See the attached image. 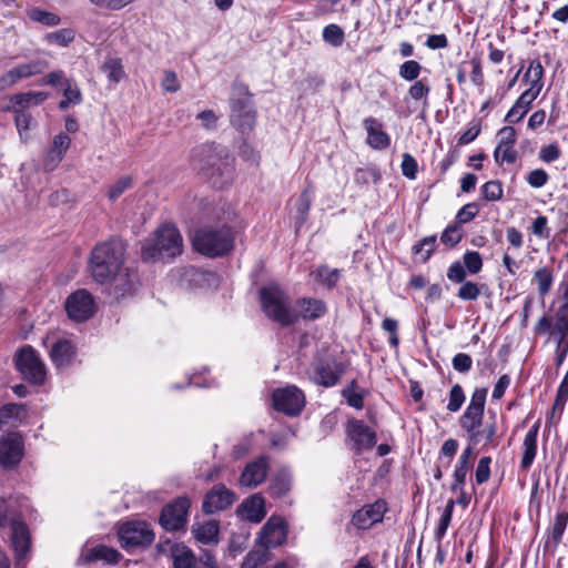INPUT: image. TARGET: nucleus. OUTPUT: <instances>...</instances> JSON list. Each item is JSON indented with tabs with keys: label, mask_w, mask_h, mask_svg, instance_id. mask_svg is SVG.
<instances>
[{
	"label": "nucleus",
	"mask_w": 568,
	"mask_h": 568,
	"mask_svg": "<svg viewBox=\"0 0 568 568\" xmlns=\"http://www.w3.org/2000/svg\"><path fill=\"white\" fill-rule=\"evenodd\" d=\"M366 130V143L374 150H385L390 145V136L383 130V124L375 118L368 116L363 120Z\"/></svg>",
	"instance_id": "aec40b11"
},
{
	"label": "nucleus",
	"mask_w": 568,
	"mask_h": 568,
	"mask_svg": "<svg viewBox=\"0 0 568 568\" xmlns=\"http://www.w3.org/2000/svg\"><path fill=\"white\" fill-rule=\"evenodd\" d=\"M422 72V65L416 60H407L399 65L398 74L406 81H415Z\"/></svg>",
	"instance_id": "37998d69"
},
{
	"label": "nucleus",
	"mask_w": 568,
	"mask_h": 568,
	"mask_svg": "<svg viewBox=\"0 0 568 568\" xmlns=\"http://www.w3.org/2000/svg\"><path fill=\"white\" fill-rule=\"evenodd\" d=\"M119 539L123 547L143 546L153 541L154 534L146 523L130 521L120 527Z\"/></svg>",
	"instance_id": "f8f14e48"
},
{
	"label": "nucleus",
	"mask_w": 568,
	"mask_h": 568,
	"mask_svg": "<svg viewBox=\"0 0 568 568\" xmlns=\"http://www.w3.org/2000/svg\"><path fill=\"white\" fill-rule=\"evenodd\" d=\"M539 430V423H535L525 435L523 442V457L520 460V467L524 470L530 468L537 453V436Z\"/></svg>",
	"instance_id": "bb28decb"
},
{
	"label": "nucleus",
	"mask_w": 568,
	"mask_h": 568,
	"mask_svg": "<svg viewBox=\"0 0 568 568\" xmlns=\"http://www.w3.org/2000/svg\"><path fill=\"white\" fill-rule=\"evenodd\" d=\"M532 281L537 285L539 295L544 297L551 290L554 283V273L548 266L539 267L535 271Z\"/></svg>",
	"instance_id": "f704fd0d"
},
{
	"label": "nucleus",
	"mask_w": 568,
	"mask_h": 568,
	"mask_svg": "<svg viewBox=\"0 0 568 568\" xmlns=\"http://www.w3.org/2000/svg\"><path fill=\"white\" fill-rule=\"evenodd\" d=\"M272 398L274 408L290 416L300 414L305 405L303 392L292 385L275 389Z\"/></svg>",
	"instance_id": "1a4fd4ad"
},
{
	"label": "nucleus",
	"mask_w": 568,
	"mask_h": 568,
	"mask_svg": "<svg viewBox=\"0 0 568 568\" xmlns=\"http://www.w3.org/2000/svg\"><path fill=\"white\" fill-rule=\"evenodd\" d=\"M234 501V494L223 485L214 486L205 496L203 510L213 514L231 506Z\"/></svg>",
	"instance_id": "6ab92c4d"
},
{
	"label": "nucleus",
	"mask_w": 568,
	"mask_h": 568,
	"mask_svg": "<svg viewBox=\"0 0 568 568\" xmlns=\"http://www.w3.org/2000/svg\"><path fill=\"white\" fill-rule=\"evenodd\" d=\"M292 476L287 470L278 471L270 485V491L275 497L286 495L291 490Z\"/></svg>",
	"instance_id": "c9c22d12"
},
{
	"label": "nucleus",
	"mask_w": 568,
	"mask_h": 568,
	"mask_svg": "<svg viewBox=\"0 0 568 568\" xmlns=\"http://www.w3.org/2000/svg\"><path fill=\"white\" fill-rule=\"evenodd\" d=\"M455 501L449 499L445 506V509L440 516L438 527L435 530L436 540L440 541L449 527L454 511Z\"/></svg>",
	"instance_id": "a19ab883"
},
{
	"label": "nucleus",
	"mask_w": 568,
	"mask_h": 568,
	"mask_svg": "<svg viewBox=\"0 0 568 568\" xmlns=\"http://www.w3.org/2000/svg\"><path fill=\"white\" fill-rule=\"evenodd\" d=\"M479 295L480 290L474 282H464L457 293V296L464 301L477 300Z\"/></svg>",
	"instance_id": "052dcab7"
},
{
	"label": "nucleus",
	"mask_w": 568,
	"mask_h": 568,
	"mask_svg": "<svg viewBox=\"0 0 568 568\" xmlns=\"http://www.w3.org/2000/svg\"><path fill=\"white\" fill-rule=\"evenodd\" d=\"M192 534L194 538L203 545L216 544L219 525L215 520L196 523L192 526Z\"/></svg>",
	"instance_id": "c85d7f7f"
},
{
	"label": "nucleus",
	"mask_w": 568,
	"mask_h": 568,
	"mask_svg": "<svg viewBox=\"0 0 568 568\" xmlns=\"http://www.w3.org/2000/svg\"><path fill=\"white\" fill-rule=\"evenodd\" d=\"M260 300L265 315L281 326H290L298 321V314L291 306L288 295L278 285L262 287Z\"/></svg>",
	"instance_id": "39448f33"
},
{
	"label": "nucleus",
	"mask_w": 568,
	"mask_h": 568,
	"mask_svg": "<svg viewBox=\"0 0 568 568\" xmlns=\"http://www.w3.org/2000/svg\"><path fill=\"white\" fill-rule=\"evenodd\" d=\"M295 311L298 314V320L315 321L326 314L327 307L322 300L303 297L297 300Z\"/></svg>",
	"instance_id": "5701e85b"
},
{
	"label": "nucleus",
	"mask_w": 568,
	"mask_h": 568,
	"mask_svg": "<svg viewBox=\"0 0 568 568\" xmlns=\"http://www.w3.org/2000/svg\"><path fill=\"white\" fill-rule=\"evenodd\" d=\"M458 442L454 438L446 439L440 447L439 462L444 467H448L452 463L453 457L457 453Z\"/></svg>",
	"instance_id": "a18cd8bd"
},
{
	"label": "nucleus",
	"mask_w": 568,
	"mask_h": 568,
	"mask_svg": "<svg viewBox=\"0 0 568 568\" xmlns=\"http://www.w3.org/2000/svg\"><path fill=\"white\" fill-rule=\"evenodd\" d=\"M481 194L486 201H498L503 197V185L497 180L488 181L481 186Z\"/></svg>",
	"instance_id": "09e8293b"
},
{
	"label": "nucleus",
	"mask_w": 568,
	"mask_h": 568,
	"mask_svg": "<svg viewBox=\"0 0 568 568\" xmlns=\"http://www.w3.org/2000/svg\"><path fill=\"white\" fill-rule=\"evenodd\" d=\"M287 538V525L282 517L272 516L262 527L257 542L262 548L271 549L283 545Z\"/></svg>",
	"instance_id": "9b49d317"
},
{
	"label": "nucleus",
	"mask_w": 568,
	"mask_h": 568,
	"mask_svg": "<svg viewBox=\"0 0 568 568\" xmlns=\"http://www.w3.org/2000/svg\"><path fill=\"white\" fill-rule=\"evenodd\" d=\"M484 412L466 407L459 418L460 427L467 433L468 438L478 435V428L483 425Z\"/></svg>",
	"instance_id": "2f4dec72"
},
{
	"label": "nucleus",
	"mask_w": 568,
	"mask_h": 568,
	"mask_svg": "<svg viewBox=\"0 0 568 568\" xmlns=\"http://www.w3.org/2000/svg\"><path fill=\"white\" fill-rule=\"evenodd\" d=\"M82 101V94L79 87L71 80L64 81L63 100L60 101L59 108L67 110L70 105L80 104Z\"/></svg>",
	"instance_id": "e433bc0d"
},
{
	"label": "nucleus",
	"mask_w": 568,
	"mask_h": 568,
	"mask_svg": "<svg viewBox=\"0 0 568 568\" xmlns=\"http://www.w3.org/2000/svg\"><path fill=\"white\" fill-rule=\"evenodd\" d=\"M102 70L106 74L108 79L114 83H118L124 77L122 62L118 58L108 59L104 62Z\"/></svg>",
	"instance_id": "79ce46f5"
},
{
	"label": "nucleus",
	"mask_w": 568,
	"mask_h": 568,
	"mask_svg": "<svg viewBox=\"0 0 568 568\" xmlns=\"http://www.w3.org/2000/svg\"><path fill=\"white\" fill-rule=\"evenodd\" d=\"M27 418L23 404L10 403L0 408V429L4 426H18Z\"/></svg>",
	"instance_id": "cd10ccee"
},
{
	"label": "nucleus",
	"mask_w": 568,
	"mask_h": 568,
	"mask_svg": "<svg viewBox=\"0 0 568 568\" xmlns=\"http://www.w3.org/2000/svg\"><path fill=\"white\" fill-rule=\"evenodd\" d=\"M196 120L201 126L207 131H213L217 128L219 116L213 110H204L196 115Z\"/></svg>",
	"instance_id": "bf43d9fd"
},
{
	"label": "nucleus",
	"mask_w": 568,
	"mask_h": 568,
	"mask_svg": "<svg viewBox=\"0 0 568 568\" xmlns=\"http://www.w3.org/2000/svg\"><path fill=\"white\" fill-rule=\"evenodd\" d=\"M345 367L332 358H320L312 366L311 379L323 387L335 386L344 375Z\"/></svg>",
	"instance_id": "9d476101"
},
{
	"label": "nucleus",
	"mask_w": 568,
	"mask_h": 568,
	"mask_svg": "<svg viewBox=\"0 0 568 568\" xmlns=\"http://www.w3.org/2000/svg\"><path fill=\"white\" fill-rule=\"evenodd\" d=\"M270 559L268 550L265 548L262 549H252L244 558L241 568H258L264 562Z\"/></svg>",
	"instance_id": "ea45409f"
},
{
	"label": "nucleus",
	"mask_w": 568,
	"mask_h": 568,
	"mask_svg": "<svg viewBox=\"0 0 568 568\" xmlns=\"http://www.w3.org/2000/svg\"><path fill=\"white\" fill-rule=\"evenodd\" d=\"M436 247V236L430 235L424 237L420 242L413 246L415 254L424 253L423 261H427Z\"/></svg>",
	"instance_id": "5fc2aeb1"
},
{
	"label": "nucleus",
	"mask_w": 568,
	"mask_h": 568,
	"mask_svg": "<svg viewBox=\"0 0 568 568\" xmlns=\"http://www.w3.org/2000/svg\"><path fill=\"white\" fill-rule=\"evenodd\" d=\"M121 558V554L111 547L98 545L92 547L81 555V561L84 564H93L102 561L105 564H116Z\"/></svg>",
	"instance_id": "b1692460"
},
{
	"label": "nucleus",
	"mask_w": 568,
	"mask_h": 568,
	"mask_svg": "<svg viewBox=\"0 0 568 568\" xmlns=\"http://www.w3.org/2000/svg\"><path fill=\"white\" fill-rule=\"evenodd\" d=\"M23 455V440L18 433H8L0 438V465L12 468L20 463Z\"/></svg>",
	"instance_id": "2eb2a0df"
},
{
	"label": "nucleus",
	"mask_w": 568,
	"mask_h": 568,
	"mask_svg": "<svg viewBox=\"0 0 568 568\" xmlns=\"http://www.w3.org/2000/svg\"><path fill=\"white\" fill-rule=\"evenodd\" d=\"M494 158L498 164L504 162L514 163L517 159V152L514 145L498 144L495 149Z\"/></svg>",
	"instance_id": "8fccbe9b"
},
{
	"label": "nucleus",
	"mask_w": 568,
	"mask_h": 568,
	"mask_svg": "<svg viewBox=\"0 0 568 568\" xmlns=\"http://www.w3.org/2000/svg\"><path fill=\"white\" fill-rule=\"evenodd\" d=\"M542 79L544 67L541 62L538 60L531 61L523 79L528 88L518 99L531 106V103L537 99L544 88Z\"/></svg>",
	"instance_id": "dca6fc26"
},
{
	"label": "nucleus",
	"mask_w": 568,
	"mask_h": 568,
	"mask_svg": "<svg viewBox=\"0 0 568 568\" xmlns=\"http://www.w3.org/2000/svg\"><path fill=\"white\" fill-rule=\"evenodd\" d=\"M463 265L470 274H477L483 268L481 256L476 251L466 252L463 256Z\"/></svg>",
	"instance_id": "864d4df0"
},
{
	"label": "nucleus",
	"mask_w": 568,
	"mask_h": 568,
	"mask_svg": "<svg viewBox=\"0 0 568 568\" xmlns=\"http://www.w3.org/2000/svg\"><path fill=\"white\" fill-rule=\"evenodd\" d=\"M190 165L216 187H223L233 180V159L227 149L220 144L195 146L191 151Z\"/></svg>",
	"instance_id": "f03ea898"
},
{
	"label": "nucleus",
	"mask_w": 568,
	"mask_h": 568,
	"mask_svg": "<svg viewBox=\"0 0 568 568\" xmlns=\"http://www.w3.org/2000/svg\"><path fill=\"white\" fill-rule=\"evenodd\" d=\"M124 247L120 242H103L94 246L89 260L92 278L102 285H109L115 297L130 293L135 284V276L123 266Z\"/></svg>",
	"instance_id": "f257e3e1"
},
{
	"label": "nucleus",
	"mask_w": 568,
	"mask_h": 568,
	"mask_svg": "<svg viewBox=\"0 0 568 568\" xmlns=\"http://www.w3.org/2000/svg\"><path fill=\"white\" fill-rule=\"evenodd\" d=\"M190 500L186 497H179L166 505L161 514L160 523L165 530L174 531L184 527L190 508Z\"/></svg>",
	"instance_id": "4468645a"
},
{
	"label": "nucleus",
	"mask_w": 568,
	"mask_h": 568,
	"mask_svg": "<svg viewBox=\"0 0 568 568\" xmlns=\"http://www.w3.org/2000/svg\"><path fill=\"white\" fill-rule=\"evenodd\" d=\"M490 457H481L478 462L477 468H476V483L478 485H481L486 483L490 477Z\"/></svg>",
	"instance_id": "680f3d73"
},
{
	"label": "nucleus",
	"mask_w": 568,
	"mask_h": 568,
	"mask_svg": "<svg viewBox=\"0 0 568 568\" xmlns=\"http://www.w3.org/2000/svg\"><path fill=\"white\" fill-rule=\"evenodd\" d=\"M14 364L24 379L34 385L44 384L45 365L33 347L26 345L20 348L14 356Z\"/></svg>",
	"instance_id": "0eeeda50"
},
{
	"label": "nucleus",
	"mask_w": 568,
	"mask_h": 568,
	"mask_svg": "<svg viewBox=\"0 0 568 568\" xmlns=\"http://www.w3.org/2000/svg\"><path fill=\"white\" fill-rule=\"evenodd\" d=\"M483 427L478 428V435L476 437H470V442L473 444L479 443L481 439L486 442L488 445L496 446V433H497V423L495 416L487 420L481 425Z\"/></svg>",
	"instance_id": "4c0bfd02"
},
{
	"label": "nucleus",
	"mask_w": 568,
	"mask_h": 568,
	"mask_svg": "<svg viewBox=\"0 0 568 568\" xmlns=\"http://www.w3.org/2000/svg\"><path fill=\"white\" fill-rule=\"evenodd\" d=\"M267 471L268 460L265 456H261L246 465L241 474L240 484L243 487L254 488L265 480Z\"/></svg>",
	"instance_id": "a211bd4d"
},
{
	"label": "nucleus",
	"mask_w": 568,
	"mask_h": 568,
	"mask_svg": "<svg viewBox=\"0 0 568 568\" xmlns=\"http://www.w3.org/2000/svg\"><path fill=\"white\" fill-rule=\"evenodd\" d=\"M64 155L51 146L45 151L42 158V166L47 172L54 171L63 160Z\"/></svg>",
	"instance_id": "603ef678"
},
{
	"label": "nucleus",
	"mask_w": 568,
	"mask_h": 568,
	"mask_svg": "<svg viewBox=\"0 0 568 568\" xmlns=\"http://www.w3.org/2000/svg\"><path fill=\"white\" fill-rule=\"evenodd\" d=\"M75 38V33L72 29H60L58 31L48 33L45 40L50 43H57L62 47H67Z\"/></svg>",
	"instance_id": "49530a36"
},
{
	"label": "nucleus",
	"mask_w": 568,
	"mask_h": 568,
	"mask_svg": "<svg viewBox=\"0 0 568 568\" xmlns=\"http://www.w3.org/2000/svg\"><path fill=\"white\" fill-rule=\"evenodd\" d=\"M29 17L32 21L40 22L48 27L58 26L61 21L60 17L55 13L44 11L41 9H33L30 11Z\"/></svg>",
	"instance_id": "c03bdc74"
},
{
	"label": "nucleus",
	"mask_w": 568,
	"mask_h": 568,
	"mask_svg": "<svg viewBox=\"0 0 568 568\" xmlns=\"http://www.w3.org/2000/svg\"><path fill=\"white\" fill-rule=\"evenodd\" d=\"M529 109L530 105L523 102L520 99H517L511 109L508 111L505 120L510 123L519 122L527 114Z\"/></svg>",
	"instance_id": "13d9d810"
},
{
	"label": "nucleus",
	"mask_w": 568,
	"mask_h": 568,
	"mask_svg": "<svg viewBox=\"0 0 568 568\" xmlns=\"http://www.w3.org/2000/svg\"><path fill=\"white\" fill-rule=\"evenodd\" d=\"M11 541L16 552L17 567H21L24 565V558L30 548L29 531L23 523L12 521Z\"/></svg>",
	"instance_id": "412c9836"
},
{
	"label": "nucleus",
	"mask_w": 568,
	"mask_h": 568,
	"mask_svg": "<svg viewBox=\"0 0 568 568\" xmlns=\"http://www.w3.org/2000/svg\"><path fill=\"white\" fill-rule=\"evenodd\" d=\"M463 231L458 224L447 226L442 233L440 241L448 246H455L460 242Z\"/></svg>",
	"instance_id": "3c124183"
},
{
	"label": "nucleus",
	"mask_w": 568,
	"mask_h": 568,
	"mask_svg": "<svg viewBox=\"0 0 568 568\" xmlns=\"http://www.w3.org/2000/svg\"><path fill=\"white\" fill-rule=\"evenodd\" d=\"M551 335L557 341L559 351L564 342H568V323L555 322V324L551 326Z\"/></svg>",
	"instance_id": "774afa93"
},
{
	"label": "nucleus",
	"mask_w": 568,
	"mask_h": 568,
	"mask_svg": "<svg viewBox=\"0 0 568 568\" xmlns=\"http://www.w3.org/2000/svg\"><path fill=\"white\" fill-rule=\"evenodd\" d=\"M132 185V179L129 176H123L119 179L113 185H111L109 190V199L111 201L116 200L120 195H122Z\"/></svg>",
	"instance_id": "0e129e2a"
},
{
	"label": "nucleus",
	"mask_w": 568,
	"mask_h": 568,
	"mask_svg": "<svg viewBox=\"0 0 568 568\" xmlns=\"http://www.w3.org/2000/svg\"><path fill=\"white\" fill-rule=\"evenodd\" d=\"M9 104L7 106H14L20 110H24L31 105H39L48 99V93L45 92H24V93H16L10 95Z\"/></svg>",
	"instance_id": "c756f323"
},
{
	"label": "nucleus",
	"mask_w": 568,
	"mask_h": 568,
	"mask_svg": "<svg viewBox=\"0 0 568 568\" xmlns=\"http://www.w3.org/2000/svg\"><path fill=\"white\" fill-rule=\"evenodd\" d=\"M183 251V239L179 229L171 223L160 225L141 247V257L145 262L173 258Z\"/></svg>",
	"instance_id": "7ed1b4c3"
},
{
	"label": "nucleus",
	"mask_w": 568,
	"mask_h": 568,
	"mask_svg": "<svg viewBox=\"0 0 568 568\" xmlns=\"http://www.w3.org/2000/svg\"><path fill=\"white\" fill-rule=\"evenodd\" d=\"M474 459V449L469 445L462 452L458 462L454 469V481L450 486L452 490H462L466 483V476L471 467V462Z\"/></svg>",
	"instance_id": "393cba45"
},
{
	"label": "nucleus",
	"mask_w": 568,
	"mask_h": 568,
	"mask_svg": "<svg viewBox=\"0 0 568 568\" xmlns=\"http://www.w3.org/2000/svg\"><path fill=\"white\" fill-rule=\"evenodd\" d=\"M3 111L14 113V124L19 132V135L21 140L27 141L29 130L36 124L32 115L29 112L17 109L14 106H4Z\"/></svg>",
	"instance_id": "473e14b6"
},
{
	"label": "nucleus",
	"mask_w": 568,
	"mask_h": 568,
	"mask_svg": "<svg viewBox=\"0 0 568 568\" xmlns=\"http://www.w3.org/2000/svg\"><path fill=\"white\" fill-rule=\"evenodd\" d=\"M231 122L242 133L253 130L256 113L253 108L251 94L244 85L234 88L231 99Z\"/></svg>",
	"instance_id": "423d86ee"
},
{
	"label": "nucleus",
	"mask_w": 568,
	"mask_h": 568,
	"mask_svg": "<svg viewBox=\"0 0 568 568\" xmlns=\"http://www.w3.org/2000/svg\"><path fill=\"white\" fill-rule=\"evenodd\" d=\"M400 168H402V173L405 178H407L409 180H414L416 178L417 161L409 153L403 154Z\"/></svg>",
	"instance_id": "e2e57ef3"
},
{
	"label": "nucleus",
	"mask_w": 568,
	"mask_h": 568,
	"mask_svg": "<svg viewBox=\"0 0 568 568\" xmlns=\"http://www.w3.org/2000/svg\"><path fill=\"white\" fill-rule=\"evenodd\" d=\"M49 64L45 60H32L21 63L12 68L18 81L39 74L48 69Z\"/></svg>",
	"instance_id": "72a5a7b5"
},
{
	"label": "nucleus",
	"mask_w": 568,
	"mask_h": 568,
	"mask_svg": "<svg viewBox=\"0 0 568 568\" xmlns=\"http://www.w3.org/2000/svg\"><path fill=\"white\" fill-rule=\"evenodd\" d=\"M75 353L74 345L67 338H60L54 342L49 351L50 358L57 368L69 366Z\"/></svg>",
	"instance_id": "4be33fe9"
},
{
	"label": "nucleus",
	"mask_w": 568,
	"mask_h": 568,
	"mask_svg": "<svg viewBox=\"0 0 568 568\" xmlns=\"http://www.w3.org/2000/svg\"><path fill=\"white\" fill-rule=\"evenodd\" d=\"M479 205L475 202L465 204L456 214V224H465L470 222L479 213Z\"/></svg>",
	"instance_id": "6e6d98bb"
},
{
	"label": "nucleus",
	"mask_w": 568,
	"mask_h": 568,
	"mask_svg": "<svg viewBox=\"0 0 568 568\" xmlns=\"http://www.w3.org/2000/svg\"><path fill=\"white\" fill-rule=\"evenodd\" d=\"M465 402V395L462 386L459 384H456L452 387L449 393V402L447 404V409L449 412H457L460 409Z\"/></svg>",
	"instance_id": "4d7b16f0"
},
{
	"label": "nucleus",
	"mask_w": 568,
	"mask_h": 568,
	"mask_svg": "<svg viewBox=\"0 0 568 568\" xmlns=\"http://www.w3.org/2000/svg\"><path fill=\"white\" fill-rule=\"evenodd\" d=\"M549 175L548 173L542 169H536L529 172L527 175V183L531 187H541L548 182Z\"/></svg>",
	"instance_id": "338daca9"
},
{
	"label": "nucleus",
	"mask_w": 568,
	"mask_h": 568,
	"mask_svg": "<svg viewBox=\"0 0 568 568\" xmlns=\"http://www.w3.org/2000/svg\"><path fill=\"white\" fill-rule=\"evenodd\" d=\"M324 42L331 44L332 47L338 48L345 41V33L343 29L335 23L327 24L323 29L322 33Z\"/></svg>",
	"instance_id": "58836bf2"
},
{
	"label": "nucleus",
	"mask_w": 568,
	"mask_h": 568,
	"mask_svg": "<svg viewBox=\"0 0 568 568\" xmlns=\"http://www.w3.org/2000/svg\"><path fill=\"white\" fill-rule=\"evenodd\" d=\"M192 243L194 250L203 255L222 256L233 250L234 233L225 224L219 227L204 226L194 233Z\"/></svg>",
	"instance_id": "20e7f679"
},
{
	"label": "nucleus",
	"mask_w": 568,
	"mask_h": 568,
	"mask_svg": "<svg viewBox=\"0 0 568 568\" xmlns=\"http://www.w3.org/2000/svg\"><path fill=\"white\" fill-rule=\"evenodd\" d=\"M386 511V503L384 500H376L358 509L352 518V524L358 529H368L373 525L382 521Z\"/></svg>",
	"instance_id": "f3484780"
},
{
	"label": "nucleus",
	"mask_w": 568,
	"mask_h": 568,
	"mask_svg": "<svg viewBox=\"0 0 568 568\" xmlns=\"http://www.w3.org/2000/svg\"><path fill=\"white\" fill-rule=\"evenodd\" d=\"M64 308L68 317L74 322H85L97 311L94 298L87 290H77L70 294L64 302Z\"/></svg>",
	"instance_id": "6e6552de"
},
{
	"label": "nucleus",
	"mask_w": 568,
	"mask_h": 568,
	"mask_svg": "<svg viewBox=\"0 0 568 568\" xmlns=\"http://www.w3.org/2000/svg\"><path fill=\"white\" fill-rule=\"evenodd\" d=\"M171 558L174 568H196V558L193 551L183 544L172 546Z\"/></svg>",
	"instance_id": "7c9ffc66"
},
{
	"label": "nucleus",
	"mask_w": 568,
	"mask_h": 568,
	"mask_svg": "<svg viewBox=\"0 0 568 568\" xmlns=\"http://www.w3.org/2000/svg\"><path fill=\"white\" fill-rule=\"evenodd\" d=\"M315 277L328 287H333L339 280V271L337 268H328L321 266L315 272Z\"/></svg>",
	"instance_id": "de8ad7c7"
},
{
	"label": "nucleus",
	"mask_w": 568,
	"mask_h": 568,
	"mask_svg": "<svg viewBox=\"0 0 568 568\" xmlns=\"http://www.w3.org/2000/svg\"><path fill=\"white\" fill-rule=\"evenodd\" d=\"M347 437L352 449L356 454H362L372 449L376 445V433L363 420H351L347 425Z\"/></svg>",
	"instance_id": "ddd939ff"
},
{
	"label": "nucleus",
	"mask_w": 568,
	"mask_h": 568,
	"mask_svg": "<svg viewBox=\"0 0 568 568\" xmlns=\"http://www.w3.org/2000/svg\"><path fill=\"white\" fill-rule=\"evenodd\" d=\"M240 513L244 519L251 523L262 521L266 515L263 497L254 495L246 498L240 507Z\"/></svg>",
	"instance_id": "a878e982"
},
{
	"label": "nucleus",
	"mask_w": 568,
	"mask_h": 568,
	"mask_svg": "<svg viewBox=\"0 0 568 568\" xmlns=\"http://www.w3.org/2000/svg\"><path fill=\"white\" fill-rule=\"evenodd\" d=\"M430 92L429 85H427L423 80L415 81L414 84L410 85L408 89L409 97L415 100H422L427 99L428 94Z\"/></svg>",
	"instance_id": "69168bd1"
}]
</instances>
